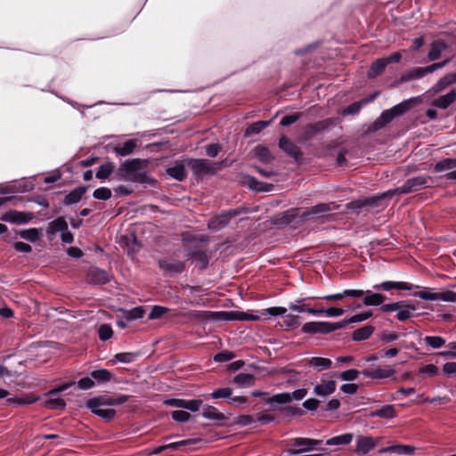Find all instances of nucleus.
I'll return each mask as SVG.
<instances>
[{
  "mask_svg": "<svg viewBox=\"0 0 456 456\" xmlns=\"http://www.w3.org/2000/svg\"><path fill=\"white\" fill-rule=\"evenodd\" d=\"M427 345L433 348H440L445 344V340L442 337L428 336L424 338Z\"/></svg>",
  "mask_w": 456,
  "mask_h": 456,
  "instance_id": "52",
  "label": "nucleus"
},
{
  "mask_svg": "<svg viewBox=\"0 0 456 456\" xmlns=\"http://www.w3.org/2000/svg\"><path fill=\"white\" fill-rule=\"evenodd\" d=\"M428 74L427 69L425 68H415L410 71H407L400 77V78L393 83V86H396L398 84L410 81L411 79L419 78Z\"/></svg>",
  "mask_w": 456,
  "mask_h": 456,
  "instance_id": "18",
  "label": "nucleus"
},
{
  "mask_svg": "<svg viewBox=\"0 0 456 456\" xmlns=\"http://www.w3.org/2000/svg\"><path fill=\"white\" fill-rule=\"evenodd\" d=\"M371 316H372L371 311H367L364 313L355 314L347 320L341 321V322H339V323L341 325V328H344L347 324L354 323V322H360L369 319Z\"/></svg>",
  "mask_w": 456,
  "mask_h": 456,
  "instance_id": "40",
  "label": "nucleus"
},
{
  "mask_svg": "<svg viewBox=\"0 0 456 456\" xmlns=\"http://www.w3.org/2000/svg\"><path fill=\"white\" fill-rule=\"evenodd\" d=\"M110 281V275L104 270L91 267L86 274V281L94 285H102Z\"/></svg>",
  "mask_w": 456,
  "mask_h": 456,
  "instance_id": "11",
  "label": "nucleus"
},
{
  "mask_svg": "<svg viewBox=\"0 0 456 456\" xmlns=\"http://www.w3.org/2000/svg\"><path fill=\"white\" fill-rule=\"evenodd\" d=\"M135 140H127L122 144H118L114 147V152L118 156H127L131 154L136 148Z\"/></svg>",
  "mask_w": 456,
  "mask_h": 456,
  "instance_id": "25",
  "label": "nucleus"
},
{
  "mask_svg": "<svg viewBox=\"0 0 456 456\" xmlns=\"http://www.w3.org/2000/svg\"><path fill=\"white\" fill-rule=\"evenodd\" d=\"M179 315L197 320L224 321V312L191 311Z\"/></svg>",
  "mask_w": 456,
  "mask_h": 456,
  "instance_id": "15",
  "label": "nucleus"
},
{
  "mask_svg": "<svg viewBox=\"0 0 456 456\" xmlns=\"http://www.w3.org/2000/svg\"><path fill=\"white\" fill-rule=\"evenodd\" d=\"M416 297H420L424 300H444L449 302L456 301V293L452 291H445L441 293H431L426 290L419 291L415 293Z\"/></svg>",
  "mask_w": 456,
  "mask_h": 456,
  "instance_id": "14",
  "label": "nucleus"
},
{
  "mask_svg": "<svg viewBox=\"0 0 456 456\" xmlns=\"http://www.w3.org/2000/svg\"><path fill=\"white\" fill-rule=\"evenodd\" d=\"M341 329V325L339 322L331 323V322H307L304 324L302 327V330L305 333H321V334H327L331 331H334L336 330Z\"/></svg>",
  "mask_w": 456,
  "mask_h": 456,
  "instance_id": "6",
  "label": "nucleus"
},
{
  "mask_svg": "<svg viewBox=\"0 0 456 456\" xmlns=\"http://www.w3.org/2000/svg\"><path fill=\"white\" fill-rule=\"evenodd\" d=\"M362 373L371 379H386L391 377L395 373V370L391 368L378 367L373 370H363Z\"/></svg>",
  "mask_w": 456,
  "mask_h": 456,
  "instance_id": "20",
  "label": "nucleus"
},
{
  "mask_svg": "<svg viewBox=\"0 0 456 456\" xmlns=\"http://www.w3.org/2000/svg\"><path fill=\"white\" fill-rule=\"evenodd\" d=\"M291 402L290 396L288 395V393H281L275 395L272 397H269L266 399V403L269 404H273L274 403L279 404H285Z\"/></svg>",
  "mask_w": 456,
  "mask_h": 456,
  "instance_id": "48",
  "label": "nucleus"
},
{
  "mask_svg": "<svg viewBox=\"0 0 456 456\" xmlns=\"http://www.w3.org/2000/svg\"><path fill=\"white\" fill-rule=\"evenodd\" d=\"M33 218L32 213H22L17 211V215H15L14 223L24 224L28 223Z\"/></svg>",
  "mask_w": 456,
  "mask_h": 456,
  "instance_id": "64",
  "label": "nucleus"
},
{
  "mask_svg": "<svg viewBox=\"0 0 456 456\" xmlns=\"http://www.w3.org/2000/svg\"><path fill=\"white\" fill-rule=\"evenodd\" d=\"M172 418L177 422H185L190 419L191 414L184 411H174L172 412Z\"/></svg>",
  "mask_w": 456,
  "mask_h": 456,
  "instance_id": "56",
  "label": "nucleus"
},
{
  "mask_svg": "<svg viewBox=\"0 0 456 456\" xmlns=\"http://www.w3.org/2000/svg\"><path fill=\"white\" fill-rule=\"evenodd\" d=\"M232 388H230V387H224V388H219V389L215 390L211 394V396L214 399L227 398V397H229L232 395Z\"/></svg>",
  "mask_w": 456,
  "mask_h": 456,
  "instance_id": "57",
  "label": "nucleus"
},
{
  "mask_svg": "<svg viewBox=\"0 0 456 456\" xmlns=\"http://www.w3.org/2000/svg\"><path fill=\"white\" fill-rule=\"evenodd\" d=\"M374 288L377 289H382L384 290H390L393 289L410 290L412 289V286L406 282L385 281L379 285L374 286Z\"/></svg>",
  "mask_w": 456,
  "mask_h": 456,
  "instance_id": "29",
  "label": "nucleus"
},
{
  "mask_svg": "<svg viewBox=\"0 0 456 456\" xmlns=\"http://www.w3.org/2000/svg\"><path fill=\"white\" fill-rule=\"evenodd\" d=\"M159 265L167 274L181 273L185 269V262L167 257L159 259Z\"/></svg>",
  "mask_w": 456,
  "mask_h": 456,
  "instance_id": "9",
  "label": "nucleus"
},
{
  "mask_svg": "<svg viewBox=\"0 0 456 456\" xmlns=\"http://www.w3.org/2000/svg\"><path fill=\"white\" fill-rule=\"evenodd\" d=\"M415 307L413 305H407L405 309H399L397 314V318L400 321L408 320L411 316V311H414Z\"/></svg>",
  "mask_w": 456,
  "mask_h": 456,
  "instance_id": "63",
  "label": "nucleus"
},
{
  "mask_svg": "<svg viewBox=\"0 0 456 456\" xmlns=\"http://www.w3.org/2000/svg\"><path fill=\"white\" fill-rule=\"evenodd\" d=\"M248 187L256 191H271L273 189V184L266 183L256 180L254 177L248 178Z\"/></svg>",
  "mask_w": 456,
  "mask_h": 456,
  "instance_id": "32",
  "label": "nucleus"
},
{
  "mask_svg": "<svg viewBox=\"0 0 456 456\" xmlns=\"http://www.w3.org/2000/svg\"><path fill=\"white\" fill-rule=\"evenodd\" d=\"M301 117V113H294L292 115L284 116L281 120V125L287 126L297 122Z\"/></svg>",
  "mask_w": 456,
  "mask_h": 456,
  "instance_id": "60",
  "label": "nucleus"
},
{
  "mask_svg": "<svg viewBox=\"0 0 456 456\" xmlns=\"http://www.w3.org/2000/svg\"><path fill=\"white\" fill-rule=\"evenodd\" d=\"M98 335L101 340L106 341L113 335V330L109 324H102L98 330Z\"/></svg>",
  "mask_w": 456,
  "mask_h": 456,
  "instance_id": "50",
  "label": "nucleus"
},
{
  "mask_svg": "<svg viewBox=\"0 0 456 456\" xmlns=\"http://www.w3.org/2000/svg\"><path fill=\"white\" fill-rule=\"evenodd\" d=\"M257 321L259 316L240 311L224 312V321Z\"/></svg>",
  "mask_w": 456,
  "mask_h": 456,
  "instance_id": "22",
  "label": "nucleus"
},
{
  "mask_svg": "<svg viewBox=\"0 0 456 456\" xmlns=\"http://www.w3.org/2000/svg\"><path fill=\"white\" fill-rule=\"evenodd\" d=\"M322 444L321 440L310 439V438H295L293 440V445L298 447L297 450L290 449L289 453L291 455L298 454L300 452H307L311 449L315 448Z\"/></svg>",
  "mask_w": 456,
  "mask_h": 456,
  "instance_id": "12",
  "label": "nucleus"
},
{
  "mask_svg": "<svg viewBox=\"0 0 456 456\" xmlns=\"http://www.w3.org/2000/svg\"><path fill=\"white\" fill-rule=\"evenodd\" d=\"M114 171V166L110 162H107L99 167L96 172V177L99 179H106Z\"/></svg>",
  "mask_w": 456,
  "mask_h": 456,
  "instance_id": "46",
  "label": "nucleus"
},
{
  "mask_svg": "<svg viewBox=\"0 0 456 456\" xmlns=\"http://www.w3.org/2000/svg\"><path fill=\"white\" fill-rule=\"evenodd\" d=\"M255 381V376L248 373H240L233 378V383L239 387L252 386Z\"/></svg>",
  "mask_w": 456,
  "mask_h": 456,
  "instance_id": "35",
  "label": "nucleus"
},
{
  "mask_svg": "<svg viewBox=\"0 0 456 456\" xmlns=\"http://www.w3.org/2000/svg\"><path fill=\"white\" fill-rule=\"evenodd\" d=\"M44 405H45V407H46L48 409H52V410H53V409L63 410L66 407V403L62 398L58 397V398H51L49 400H46L44 403Z\"/></svg>",
  "mask_w": 456,
  "mask_h": 456,
  "instance_id": "49",
  "label": "nucleus"
},
{
  "mask_svg": "<svg viewBox=\"0 0 456 456\" xmlns=\"http://www.w3.org/2000/svg\"><path fill=\"white\" fill-rule=\"evenodd\" d=\"M93 195L97 200H107L111 197V191L102 187L95 190Z\"/></svg>",
  "mask_w": 456,
  "mask_h": 456,
  "instance_id": "55",
  "label": "nucleus"
},
{
  "mask_svg": "<svg viewBox=\"0 0 456 456\" xmlns=\"http://www.w3.org/2000/svg\"><path fill=\"white\" fill-rule=\"evenodd\" d=\"M336 388V382L329 380L314 387V393L317 395L326 396L332 394Z\"/></svg>",
  "mask_w": 456,
  "mask_h": 456,
  "instance_id": "28",
  "label": "nucleus"
},
{
  "mask_svg": "<svg viewBox=\"0 0 456 456\" xmlns=\"http://www.w3.org/2000/svg\"><path fill=\"white\" fill-rule=\"evenodd\" d=\"M414 451H415V448L413 446L399 444V445H393V446L383 448V449L379 450V453L399 452H403L406 454H411Z\"/></svg>",
  "mask_w": 456,
  "mask_h": 456,
  "instance_id": "41",
  "label": "nucleus"
},
{
  "mask_svg": "<svg viewBox=\"0 0 456 456\" xmlns=\"http://www.w3.org/2000/svg\"><path fill=\"white\" fill-rule=\"evenodd\" d=\"M150 161L142 159H130L123 161L116 171V176L123 181L152 183L153 179L150 178L146 168Z\"/></svg>",
  "mask_w": 456,
  "mask_h": 456,
  "instance_id": "2",
  "label": "nucleus"
},
{
  "mask_svg": "<svg viewBox=\"0 0 456 456\" xmlns=\"http://www.w3.org/2000/svg\"><path fill=\"white\" fill-rule=\"evenodd\" d=\"M167 312H168L167 308L156 305L152 308L149 317H150V319H158V318H160L165 314H167Z\"/></svg>",
  "mask_w": 456,
  "mask_h": 456,
  "instance_id": "61",
  "label": "nucleus"
},
{
  "mask_svg": "<svg viewBox=\"0 0 456 456\" xmlns=\"http://www.w3.org/2000/svg\"><path fill=\"white\" fill-rule=\"evenodd\" d=\"M395 409L393 405H385L382 408L371 411L370 416L371 417H380L384 419H393L395 417Z\"/></svg>",
  "mask_w": 456,
  "mask_h": 456,
  "instance_id": "31",
  "label": "nucleus"
},
{
  "mask_svg": "<svg viewBox=\"0 0 456 456\" xmlns=\"http://www.w3.org/2000/svg\"><path fill=\"white\" fill-rule=\"evenodd\" d=\"M86 186H80L70 191L64 199V203L66 205H70L78 202L82 196L86 191Z\"/></svg>",
  "mask_w": 456,
  "mask_h": 456,
  "instance_id": "30",
  "label": "nucleus"
},
{
  "mask_svg": "<svg viewBox=\"0 0 456 456\" xmlns=\"http://www.w3.org/2000/svg\"><path fill=\"white\" fill-rule=\"evenodd\" d=\"M185 162L198 178L208 175H214L222 168V163H214L206 159H188Z\"/></svg>",
  "mask_w": 456,
  "mask_h": 456,
  "instance_id": "4",
  "label": "nucleus"
},
{
  "mask_svg": "<svg viewBox=\"0 0 456 456\" xmlns=\"http://www.w3.org/2000/svg\"><path fill=\"white\" fill-rule=\"evenodd\" d=\"M91 376L99 381H109L112 377L111 373L105 369L94 370Z\"/></svg>",
  "mask_w": 456,
  "mask_h": 456,
  "instance_id": "51",
  "label": "nucleus"
},
{
  "mask_svg": "<svg viewBox=\"0 0 456 456\" xmlns=\"http://www.w3.org/2000/svg\"><path fill=\"white\" fill-rule=\"evenodd\" d=\"M9 403H16V404H19V405H25V404H30V403H35L36 401H37V397H33V396H26V397H12V398H8L7 400Z\"/></svg>",
  "mask_w": 456,
  "mask_h": 456,
  "instance_id": "53",
  "label": "nucleus"
},
{
  "mask_svg": "<svg viewBox=\"0 0 456 456\" xmlns=\"http://www.w3.org/2000/svg\"><path fill=\"white\" fill-rule=\"evenodd\" d=\"M272 120L270 121H258L256 123L251 124L246 130H245V136H250L251 134H257L261 132L264 128H265Z\"/></svg>",
  "mask_w": 456,
  "mask_h": 456,
  "instance_id": "45",
  "label": "nucleus"
},
{
  "mask_svg": "<svg viewBox=\"0 0 456 456\" xmlns=\"http://www.w3.org/2000/svg\"><path fill=\"white\" fill-rule=\"evenodd\" d=\"M279 147L296 161L300 160L303 156V152L300 148L285 135L281 137L279 141Z\"/></svg>",
  "mask_w": 456,
  "mask_h": 456,
  "instance_id": "13",
  "label": "nucleus"
},
{
  "mask_svg": "<svg viewBox=\"0 0 456 456\" xmlns=\"http://www.w3.org/2000/svg\"><path fill=\"white\" fill-rule=\"evenodd\" d=\"M188 256L195 258L197 265L199 266L200 269H204L208 265V256L205 252H202V251L191 252V253H189Z\"/></svg>",
  "mask_w": 456,
  "mask_h": 456,
  "instance_id": "43",
  "label": "nucleus"
},
{
  "mask_svg": "<svg viewBox=\"0 0 456 456\" xmlns=\"http://www.w3.org/2000/svg\"><path fill=\"white\" fill-rule=\"evenodd\" d=\"M167 173L178 181L183 180L186 176V170L183 164H177L173 167L167 168Z\"/></svg>",
  "mask_w": 456,
  "mask_h": 456,
  "instance_id": "38",
  "label": "nucleus"
},
{
  "mask_svg": "<svg viewBox=\"0 0 456 456\" xmlns=\"http://www.w3.org/2000/svg\"><path fill=\"white\" fill-rule=\"evenodd\" d=\"M337 118H329L315 123L307 124L304 126V131L300 135L299 140L301 142H306L312 139L314 135L334 126L337 124Z\"/></svg>",
  "mask_w": 456,
  "mask_h": 456,
  "instance_id": "5",
  "label": "nucleus"
},
{
  "mask_svg": "<svg viewBox=\"0 0 456 456\" xmlns=\"http://www.w3.org/2000/svg\"><path fill=\"white\" fill-rule=\"evenodd\" d=\"M66 230H68V224L64 217L61 216L49 223L48 228L46 230V234L49 239H53V237L57 232H65Z\"/></svg>",
  "mask_w": 456,
  "mask_h": 456,
  "instance_id": "17",
  "label": "nucleus"
},
{
  "mask_svg": "<svg viewBox=\"0 0 456 456\" xmlns=\"http://www.w3.org/2000/svg\"><path fill=\"white\" fill-rule=\"evenodd\" d=\"M201 404H202L201 400H191V401L184 400L183 409H187L191 411H197L200 410Z\"/></svg>",
  "mask_w": 456,
  "mask_h": 456,
  "instance_id": "62",
  "label": "nucleus"
},
{
  "mask_svg": "<svg viewBox=\"0 0 456 456\" xmlns=\"http://www.w3.org/2000/svg\"><path fill=\"white\" fill-rule=\"evenodd\" d=\"M387 66V61L384 58L378 59L370 67L367 73L369 78H375L383 73L385 68Z\"/></svg>",
  "mask_w": 456,
  "mask_h": 456,
  "instance_id": "26",
  "label": "nucleus"
},
{
  "mask_svg": "<svg viewBox=\"0 0 456 456\" xmlns=\"http://www.w3.org/2000/svg\"><path fill=\"white\" fill-rule=\"evenodd\" d=\"M332 362L329 358L313 357L309 360V365L319 371L330 368Z\"/></svg>",
  "mask_w": 456,
  "mask_h": 456,
  "instance_id": "34",
  "label": "nucleus"
},
{
  "mask_svg": "<svg viewBox=\"0 0 456 456\" xmlns=\"http://www.w3.org/2000/svg\"><path fill=\"white\" fill-rule=\"evenodd\" d=\"M19 235L24 240L35 242L40 238V231L37 228L22 230L19 232Z\"/></svg>",
  "mask_w": 456,
  "mask_h": 456,
  "instance_id": "44",
  "label": "nucleus"
},
{
  "mask_svg": "<svg viewBox=\"0 0 456 456\" xmlns=\"http://www.w3.org/2000/svg\"><path fill=\"white\" fill-rule=\"evenodd\" d=\"M242 212L243 209H232L215 216L208 222V228L212 230H219L227 225L232 218L235 217Z\"/></svg>",
  "mask_w": 456,
  "mask_h": 456,
  "instance_id": "8",
  "label": "nucleus"
},
{
  "mask_svg": "<svg viewBox=\"0 0 456 456\" xmlns=\"http://www.w3.org/2000/svg\"><path fill=\"white\" fill-rule=\"evenodd\" d=\"M358 375H359V371L357 370L351 369V370H345V371L341 372L339 374V377L343 380L351 381V380L356 379Z\"/></svg>",
  "mask_w": 456,
  "mask_h": 456,
  "instance_id": "59",
  "label": "nucleus"
},
{
  "mask_svg": "<svg viewBox=\"0 0 456 456\" xmlns=\"http://www.w3.org/2000/svg\"><path fill=\"white\" fill-rule=\"evenodd\" d=\"M420 96L410 98L401 103L394 106L390 110H387L378 118L365 131L364 134L369 135L378 130L382 129L389 124L395 117L401 116L410 110L411 109L422 103Z\"/></svg>",
  "mask_w": 456,
  "mask_h": 456,
  "instance_id": "3",
  "label": "nucleus"
},
{
  "mask_svg": "<svg viewBox=\"0 0 456 456\" xmlns=\"http://www.w3.org/2000/svg\"><path fill=\"white\" fill-rule=\"evenodd\" d=\"M377 444V441L370 436H359L356 443V452L366 454Z\"/></svg>",
  "mask_w": 456,
  "mask_h": 456,
  "instance_id": "19",
  "label": "nucleus"
},
{
  "mask_svg": "<svg viewBox=\"0 0 456 456\" xmlns=\"http://www.w3.org/2000/svg\"><path fill=\"white\" fill-rule=\"evenodd\" d=\"M252 155H253V158L257 159L259 161H261L265 164L271 163L274 159L273 155L271 153L269 149H267L266 147H265L263 145L256 146L252 150Z\"/></svg>",
  "mask_w": 456,
  "mask_h": 456,
  "instance_id": "21",
  "label": "nucleus"
},
{
  "mask_svg": "<svg viewBox=\"0 0 456 456\" xmlns=\"http://www.w3.org/2000/svg\"><path fill=\"white\" fill-rule=\"evenodd\" d=\"M235 357V354L230 351H223L215 355L214 360L218 362L230 361Z\"/></svg>",
  "mask_w": 456,
  "mask_h": 456,
  "instance_id": "58",
  "label": "nucleus"
},
{
  "mask_svg": "<svg viewBox=\"0 0 456 456\" xmlns=\"http://www.w3.org/2000/svg\"><path fill=\"white\" fill-rule=\"evenodd\" d=\"M202 415L204 418L215 420L220 424H223L228 419L226 415L218 411L215 407L209 405L203 409Z\"/></svg>",
  "mask_w": 456,
  "mask_h": 456,
  "instance_id": "23",
  "label": "nucleus"
},
{
  "mask_svg": "<svg viewBox=\"0 0 456 456\" xmlns=\"http://www.w3.org/2000/svg\"><path fill=\"white\" fill-rule=\"evenodd\" d=\"M455 101H456V90H452L447 94L442 95V96L438 97L437 99L434 100L432 104L440 109H446L452 103H453Z\"/></svg>",
  "mask_w": 456,
  "mask_h": 456,
  "instance_id": "24",
  "label": "nucleus"
},
{
  "mask_svg": "<svg viewBox=\"0 0 456 456\" xmlns=\"http://www.w3.org/2000/svg\"><path fill=\"white\" fill-rule=\"evenodd\" d=\"M353 439L352 434H344L338 436L332 437L329 440H327L326 444L327 445H344L348 444L351 443Z\"/></svg>",
  "mask_w": 456,
  "mask_h": 456,
  "instance_id": "42",
  "label": "nucleus"
},
{
  "mask_svg": "<svg viewBox=\"0 0 456 456\" xmlns=\"http://www.w3.org/2000/svg\"><path fill=\"white\" fill-rule=\"evenodd\" d=\"M374 331V327L370 325L364 326L357 329L353 333V339L355 341H362L367 339Z\"/></svg>",
  "mask_w": 456,
  "mask_h": 456,
  "instance_id": "36",
  "label": "nucleus"
},
{
  "mask_svg": "<svg viewBox=\"0 0 456 456\" xmlns=\"http://www.w3.org/2000/svg\"><path fill=\"white\" fill-rule=\"evenodd\" d=\"M366 294L362 300L365 305H379L385 301V297L382 294L370 293V291H366Z\"/></svg>",
  "mask_w": 456,
  "mask_h": 456,
  "instance_id": "33",
  "label": "nucleus"
},
{
  "mask_svg": "<svg viewBox=\"0 0 456 456\" xmlns=\"http://www.w3.org/2000/svg\"><path fill=\"white\" fill-rule=\"evenodd\" d=\"M101 406L102 405H97L95 408L89 409L94 414L104 419L105 420H111L116 415V411L113 409H102Z\"/></svg>",
  "mask_w": 456,
  "mask_h": 456,
  "instance_id": "39",
  "label": "nucleus"
},
{
  "mask_svg": "<svg viewBox=\"0 0 456 456\" xmlns=\"http://www.w3.org/2000/svg\"><path fill=\"white\" fill-rule=\"evenodd\" d=\"M129 400L128 395H120L118 397L97 396L86 401L87 408H95L97 405H119Z\"/></svg>",
  "mask_w": 456,
  "mask_h": 456,
  "instance_id": "7",
  "label": "nucleus"
},
{
  "mask_svg": "<svg viewBox=\"0 0 456 456\" xmlns=\"http://www.w3.org/2000/svg\"><path fill=\"white\" fill-rule=\"evenodd\" d=\"M429 177L427 176H417L411 178L405 182V183L396 189L387 191L378 196L371 197L369 199L357 200L347 204V209L357 210L363 207H375L378 206V202L387 197H392L395 194H406L418 191L421 187H427V183Z\"/></svg>",
  "mask_w": 456,
  "mask_h": 456,
  "instance_id": "1",
  "label": "nucleus"
},
{
  "mask_svg": "<svg viewBox=\"0 0 456 456\" xmlns=\"http://www.w3.org/2000/svg\"><path fill=\"white\" fill-rule=\"evenodd\" d=\"M126 319L128 320H136L142 318L144 314V310L142 307H135L130 311H124Z\"/></svg>",
  "mask_w": 456,
  "mask_h": 456,
  "instance_id": "54",
  "label": "nucleus"
},
{
  "mask_svg": "<svg viewBox=\"0 0 456 456\" xmlns=\"http://www.w3.org/2000/svg\"><path fill=\"white\" fill-rule=\"evenodd\" d=\"M300 208H291L283 213H281L270 219L272 224L281 227L292 223L298 216Z\"/></svg>",
  "mask_w": 456,
  "mask_h": 456,
  "instance_id": "10",
  "label": "nucleus"
},
{
  "mask_svg": "<svg viewBox=\"0 0 456 456\" xmlns=\"http://www.w3.org/2000/svg\"><path fill=\"white\" fill-rule=\"evenodd\" d=\"M339 206L335 202L320 203L310 207L313 218H320L328 216L331 211L338 209Z\"/></svg>",
  "mask_w": 456,
  "mask_h": 456,
  "instance_id": "16",
  "label": "nucleus"
},
{
  "mask_svg": "<svg viewBox=\"0 0 456 456\" xmlns=\"http://www.w3.org/2000/svg\"><path fill=\"white\" fill-rule=\"evenodd\" d=\"M454 83H456V73L447 74L436 83L435 91L440 92Z\"/></svg>",
  "mask_w": 456,
  "mask_h": 456,
  "instance_id": "37",
  "label": "nucleus"
},
{
  "mask_svg": "<svg viewBox=\"0 0 456 456\" xmlns=\"http://www.w3.org/2000/svg\"><path fill=\"white\" fill-rule=\"evenodd\" d=\"M456 167V158L455 159H445L438 162L435 166V169L437 172L449 170Z\"/></svg>",
  "mask_w": 456,
  "mask_h": 456,
  "instance_id": "47",
  "label": "nucleus"
},
{
  "mask_svg": "<svg viewBox=\"0 0 456 456\" xmlns=\"http://www.w3.org/2000/svg\"><path fill=\"white\" fill-rule=\"evenodd\" d=\"M447 48V45L443 41H435L430 46V50L428 53L429 61L438 60L444 50Z\"/></svg>",
  "mask_w": 456,
  "mask_h": 456,
  "instance_id": "27",
  "label": "nucleus"
}]
</instances>
